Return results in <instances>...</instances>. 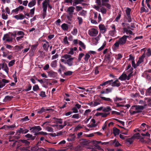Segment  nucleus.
<instances>
[{
  "instance_id": "f257e3e1",
  "label": "nucleus",
  "mask_w": 151,
  "mask_h": 151,
  "mask_svg": "<svg viewBox=\"0 0 151 151\" xmlns=\"http://www.w3.org/2000/svg\"><path fill=\"white\" fill-rule=\"evenodd\" d=\"M71 55L68 54H65L62 56V58H64L67 60H65L64 59H61L60 60L63 63L65 64H67L69 66H71L73 65V60L74 57H71Z\"/></svg>"
},
{
  "instance_id": "f03ea898",
  "label": "nucleus",
  "mask_w": 151,
  "mask_h": 151,
  "mask_svg": "<svg viewBox=\"0 0 151 151\" xmlns=\"http://www.w3.org/2000/svg\"><path fill=\"white\" fill-rule=\"evenodd\" d=\"M30 144V142L27 140L19 139L15 141L13 143L12 145L13 146H14L17 145V147L19 148L21 146L23 145L26 146L27 147H28Z\"/></svg>"
},
{
  "instance_id": "7ed1b4c3",
  "label": "nucleus",
  "mask_w": 151,
  "mask_h": 151,
  "mask_svg": "<svg viewBox=\"0 0 151 151\" xmlns=\"http://www.w3.org/2000/svg\"><path fill=\"white\" fill-rule=\"evenodd\" d=\"M126 38L123 36L118 41L116 42L114 44L113 46V50H114L118 49L119 45L122 46L124 45L126 43Z\"/></svg>"
},
{
  "instance_id": "20e7f679",
  "label": "nucleus",
  "mask_w": 151,
  "mask_h": 151,
  "mask_svg": "<svg viewBox=\"0 0 151 151\" xmlns=\"http://www.w3.org/2000/svg\"><path fill=\"white\" fill-rule=\"evenodd\" d=\"M29 131V130L26 129L25 127H23V128H20L19 130H17L15 134L19 136L21 134H26Z\"/></svg>"
},
{
  "instance_id": "39448f33",
  "label": "nucleus",
  "mask_w": 151,
  "mask_h": 151,
  "mask_svg": "<svg viewBox=\"0 0 151 151\" xmlns=\"http://www.w3.org/2000/svg\"><path fill=\"white\" fill-rule=\"evenodd\" d=\"M16 127L14 124H13L11 125H4L1 128V129H4L5 130H13Z\"/></svg>"
},
{
  "instance_id": "423d86ee",
  "label": "nucleus",
  "mask_w": 151,
  "mask_h": 151,
  "mask_svg": "<svg viewBox=\"0 0 151 151\" xmlns=\"http://www.w3.org/2000/svg\"><path fill=\"white\" fill-rule=\"evenodd\" d=\"M98 33V30L94 28H92L88 31V34L91 36H96Z\"/></svg>"
},
{
  "instance_id": "0eeeda50",
  "label": "nucleus",
  "mask_w": 151,
  "mask_h": 151,
  "mask_svg": "<svg viewBox=\"0 0 151 151\" xmlns=\"http://www.w3.org/2000/svg\"><path fill=\"white\" fill-rule=\"evenodd\" d=\"M38 45V44H35L32 46L29 52V53L31 56L33 55L34 52L36 49Z\"/></svg>"
},
{
  "instance_id": "6e6552de",
  "label": "nucleus",
  "mask_w": 151,
  "mask_h": 151,
  "mask_svg": "<svg viewBox=\"0 0 151 151\" xmlns=\"http://www.w3.org/2000/svg\"><path fill=\"white\" fill-rule=\"evenodd\" d=\"M53 110H54L52 109H45L44 107H42L39 110L37 111V113L38 114H41L46 111H53Z\"/></svg>"
},
{
  "instance_id": "1a4fd4ad",
  "label": "nucleus",
  "mask_w": 151,
  "mask_h": 151,
  "mask_svg": "<svg viewBox=\"0 0 151 151\" xmlns=\"http://www.w3.org/2000/svg\"><path fill=\"white\" fill-rule=\"evenodd\" d=\"M99 27L101 33L104 34L106 31L107 28L105 27L104 25L100 24L99 25Z\"/></svg>"
},
{
  "instance_id": "9d476101",
  "label": "nucleus",
  "mask_w": 151,
  "mask_h": 151,
  "mask_svg": "<svg viewBox=\"0 0 151 151\" xmlns=\"http://www.w3.org/2000/svg\"><path fill=\"white\" fill-rule=\"evenodd\" d=\"M24 137L27 138V140L33 141L35 138V136H33L32 135L29 134H27L24 136Z\"/></svg>"
},
{
  "instance_id": "9b49d317",
  "label": "nucleus",
  "mask_w": 151,
  "mask_h": 151,
  "mask_svg": "<svg viewBox=\"0 0 151 151\" xmlns=\"http://www.w3.org/2000/svg\"><path fill=\"white\" fill-rule=\"evenodd\" d=\"M14 18H15L17 20H22L25 18V17L22 14H19L14 16Z\"/></svg>"
},
{
  "instance_id": "f8f14e48",
  "label": "nucleus",
  "mask_w": 151,
  "mask_h": 151,
  "mask_svg": "<svg viewBox=\"0 0 151 151\" xmlns=\"http://www.w3.org/2000/svg\"><path fill=\"white\" fill-rule=\"evenodd\" d=\"M50 3L49 0H45L42 3V8L47 9V7Z\"/></svg>"
},
{
  "instance_id": "ddd939ff",
  "label": "nucleus",
  "mask_w": 151,
  "mask_h": 151,
  "mask_svg": "<svg viewBox=\"0 0 151 151\" xmlns=\"http://www.w3.org/2000/svg\"><path fill=\"white\" fill-rule=\"evenodd\" d=\"M48 76L51 77L55 78L57 76V73L54 72L52 70H50L48 72Z\"/></svg>"
},
{
  "instance_id": "4468645a",
  "label": "nucleus",
  "mask_w": 151,
  "mask_h": 151,
  "mask_svg": "<svg viewBox=\"0 0 151 151\" xmlns=\"http://www.w3.org/2000/svg\"><path fill=\"white\" fill-rule=\"evenodd\" d=\"M127 75L126 74L123 73L122 75L119 76L118 79L121 81H124L127 80Z\"/></svg>"
},
{
  "instance_id": "2eb2a0df",
  "label": "nucleus",
  "mask_w": 151,
  "mask_h": 151,
  "mask_svg": "<svg viewBox=\"0 0 151 151\" xmlns=\"http://www.w3.org/2000/svg\"><path fill=\"white\" fill-rule=\"evenodd\" d=\"M75 9V8L73 6H70L67 9V11L69 12V14H73Z\"/></svg>"
},
{
  "instance_id": "dca6fc26",
  "label": "nucleus",
  "mask_w": 151,
  "mask_h": 151,
  "mask_svg": "<svg viewBox=\"0 0 151 151\" xmlns=\"http://www.w3.org/2000/svg\"><path fill=\"white\" fill-rule=\"evenodd\" d=\"M116 29H114V30H111L109 32V35L112 37H114L116 35Z\"/></svg>"
},
{
  "instance_id": "f3484780",
  "label": "nucleus",
  "mask_w": 151,
  "mask_h": 151,
  "mask_svg": "<svg viewBox=\"0 0 151 151\" xmlns=\"http://www.w3.org/2000/svg\"><path fill=\"white\" fill-rule=\"evenodd\" d=\"M40 148H39L37 146H35L31 147L29 151H40L39 150Z\"/></svg>"
},
{
  "instance_id": "a211bd4d",
  "label": "nucleus",
  "mask_w": 151,
  "mask_h": 151,
  "mask_svg": "<svg viewBox=\"0 0 151 151\" xmlns=\"http://www.w3.org/2000/svg\"><path fill=\"white\" fill-rule=\"evenodd\" d=\"M39 150L40 151H56L54 149L52 148H47L46 149L41 147Z\"/></svg>"
},
{
  "instance_id": "6ab92c4d",
  "label": "nucleus",
  "mask_w": 151,
  "mask_h": 151,
  "mask_svg": "<svg viewBox=\"0 0 151 151\" xmlns=\"http://www.w3.org/2000/svg\"><path fill=\"white\" fill-rule=\"evenodd\" d=\"M120 130L116 127L113 128V132L115 136L116 135H118L119 134Z\"/></svg>"
},
{
  "instance_id": "aec40b11",
  "label": "nucleus",
  "mask_w": 151,
  "mask_h": 151,
  "mask_svg": "<svg viewBox=\"0 0 151 151\" xmlns=\"http://www.w3.org/2000/svg\"><path fill=\"white\" fill-rule=\"evenodd\" d=\"M114 144L115 147H118L120 145H121V144L119 143L116 141V139H114L113 141L111 142V143L110 144Z\"/></svg>"
},
{
  "instance_id": "412c9836",
  "label": "nucleus",
  "mask_w": 151,
  "mask_h": 151,
  "mask_svg": "<svg viewBox=\"0 0 151 151\" xmlns=\"http://www.w3.org/2000/svg\"><path fill=\"white\" fill-rule=\"evenodd\" d=\"M61 27L64 30L67 31L68 29V24L65 23L61 25Z\"/></svg>"
},
{
  "instance_id": "4be33fe9",
  "label": "nucleus",
  "mask_w": 151,
  "mask_h": 151,
  "mask_svg": "<svg viewBox=\"0 0 151 151\" xmlns=\"http://www.w3.org/2000/svg\"><path fill=\"white\" fill-rule=\"evenodd\" d=\"M13 98V96H6L3 100L4 102H6L8 101H10Z\"/></svg>"
},
{
  "instance_id": "5701e85b",
  "label": "nucleus",
  "mask_w": 151,
  "mask_h": 151,
  "mask_svg": "<svg viewBox=\"0 0 151 151\" xmlns=\"http://www.w3.org/2000/svg\"><path fill=\"white\" fill-rule=\"evenodd\" d=\"M99 97L100 98H101V99H103L104 101H109L110 102H112V100L111 99L109 98H106L102 96L101 95V94L99 95Z\"/></svg>"
},
{
  "instance_id": "b1692460",
  "label": "nucleus",
  "mask_w": 151,
  "mask_h": 151,
  "mask_svg": "<svg viewBox=\"0 0 151 151\" xmlns=\"http://www.w3.org/2000/svg\"><path fill=\"white\" fill-rule=\"evenodd\" d=\"M73 72L71 71H68L67 72H65L63 75H62V76L63 77H64V76H71Z\"/></svg>"
},
{
  "instance_id": "393cba45",
  "label": "nucleus",
  "mask_w": 151,
  "mask_h": 151,
  "mask_svg": "<svg viewBox=\"0 0 151 151\" xmlns=\"http://www.w3.org/2000/svg\"><path fill=\"white\" fill-rule=\"evenodd\" d=\"M36 4V1L35 0H33L31 1L28 4V6L29 7H31L34 5H35V4Z\"/></svg>"
},
{
  "instance_id": "a878e982",
  "label": "nucleus",
  "mask_w": 151,
  "mask_h": 151,
  "mask_svg": "<svg viewBox=\"0 0 151 151\" xmlns=\"http://www.w3.org/2000/svg\"><path fill=\"white\" fill-rule=\"evenodd\" d=\"M134 107L135 108L136 110H143L145 108V107L143 106L135 105Z\"/></svg>"
},
{
  "instance_id": "bb28decb",
  "label": "nucleus",
  "mask_w": 151,
  "mask_h": 151,
  "mask_svg": "<svg viewBox=\"0 0 151 151\" xmlns=\"http://www.w3.org/2000/svg\"><path fill=\"white\" fill-rule=\"evenodd\" d=\"M111 109L109 106H107L106 107H103V111L104 112H108L111 111Z\"/></svg>"
},
{
  "instance_id": "cd10ccee",
  "label": "nucleus",
  "mask_w": 151,
  "mask_h": 151,
  "mask_svg": "<svg viewBox=\"0 0 151 151\" xmlns=\"http://www.w3.org/2000/svg\"><path fill=\"white\" fill-rule=\"evenodd\" d=\"M121 83L120 82L117 83L114 82L112 83L111 86L112 87H119L120 86Z\"/></svg>"
},
{
  "instance_id": "c85d7f7f",
  "label": "nucleus",
  "mask_w": 151,
  "mask_h": 151,
  "mask_svg": "<svg viewBox=\"0 0 151 151\" xmlns=\"http://www.w3.org/2000/svg\"><path fill=\"white\" fill-rule=\"evenodd\" d=\"M93 144L94 145V146L96 147V149H98L99 150H101V147L100 146L98 145L99 144H96L95 142H94V140H93Z\"/></svg>"
},
{
  "instance_id": "c756f323",
  "label": "nucleus",
  "mask_w": 151,
  "mask_h": 151,
  "mask_svg": "<svg viewBox=\"0 0 151 151\" xmlns=\"http://www.w3.org/2000/svg\"><path fill=\"white\" fill-rule=\"evenodd\" d=\"M55 119L56 122L58 123H59L60 124H62L63 123L62 120L63 119H58L56 118H54Z\"/></svg>"
},
{
  "instance_id": "7c9ffc66",
  "label": "nucleus",
  "mask_w": 151,
  "mask_h": 151,
  "mask_svg": "<svg viewBox=\"0 0 151 151\" xmlns=\"http://www.w3.org/2000/svg\"><path fill=\"white\" fill-rule=\"evenodd\" d=\"M57 61L55 60L51 63L50 65L52 68H55L57 66Z\"/></svg>"
},
{
  "instance_id": "2f4dec72",
  "label": "nucleus",
  "mask_w": 151,
  "mask_h": 151,
  "mask_svg": "<svg viewBox=\"0 0 151 151\" xmlns=\"http://www.w3.org/2000/svg\"><path fill=\"white\" fill-rule=\"evenodd\" d=\"M47 9H43L42 12V16L43 19L45 18L47 15Z\"/></svg>"
},
{
  "instance_id": "473e14b6",
  "label": "nucleus",
  "mask_w": 151,
  "mask_h": 151,
  "mask_svg": "<svg viewBox=\"0 0 151 151\" xmlns=\"http://www.w3.org/2000/svg\"><path fill=\"white\" fill-rule=\"evenodd\" d=\"M111 83H109V82L108 81L103 82V83L100 84V86H104L106 85H111Z\"/></svg>"
},
{
  "instance_id": "72a5a7b5",
  "label": "nucleus",
  "mask_w": 151,
  "mask_h": 151,
  "mask_svg": "<svg viewBox=\"0 0 151 151\" xmlns=\"http://www.w3.org/2000/svg\"><path fill=\"white\" fill-rule=\"evenodd\" d=\"M101 12L103 14H106V13L107 10L104 7H102L100 9Z\"/></svg>"
},
{
  "instance_id": "f704fd0d",
  "label": "nucleus",
  "mask_w": 151,
  "mask_h": 151,
  "mask_svg": "<svg viewBox=\"0 0 151 151\" xmlns=\"http://www.w3.org/2000/svg\"><path fill=\"white\" fill-rule=\"evenodd\" d=\"M131 11V9L129 8H127L125 10L126 14L127 16H129L130 15V12Z\"/></svg>"
},
{
  "instance_id": "c9c22d12",
  "label": "nucleus",
  "mask_w": 151,
  "mask_h": 151,
  "mask_svg": "<svg viewBox=\"0 0 151 151\" xmlns=\"http://www.w3.org/2000/svg\"><path fill=\"white\" fill-rule=\"evenodd\" d=\"M36 127V126H35L32 127H30L29 128V130H31L32 132L34 133L37 131Z\"/></svg>"
},
{
  "instance_id": "e433bc0d",
  "label": "nucleus",
  "mask_w": 151,
  "mask_h": 151,
  "mask_svg": "<svg viewBox=\"0 0 151 151\" xmlns=\"http://www.w3.org/2000/svg\"><path fill=\"white\" fill-rule=\"evenodd\" d=\"M124 31L127 35L128 33L131 35H134V34L133 33V32L131 30H128L125 29H124Z\"/></svg>"
},
{
  "instance_id": "4c0bfd02",
  "label": "nucleus",
  "mask_w": 151,
  "mask_h": 151,
  "mask_svg": "<svg viewBox=\"0 0 151 151\" xmlns=\"http://www.w3.org/2000/svg\"><path fill=\"white\" fill-rule=\"evenodd\" d=\"M113 89V88H108L106 89V94H108L111 92Z\"/></svg>"
},
{
  "instance_id": "58836bf2",
  "label": "nucleus",
  "mask_w": 151,
  "mask_h": 151,
  "mask_svg": "<svg viewBox=\"0 0 151 151\" xmlns=\"http://www.w3.org/2000/svg\"><path fill=\"white\" fill-rule=\"evenodd\" d=\"M79 44L83 49H85L86 46L81 41L79 40Z\"/></svg>"
},
{
  "instance_id": "ea45409f",
  "label": "nucleus",
  "mask_w": 151,
  "mask_h": 151,
  "mask_svg": "<svg viewBox=\"0 0 151 151\" xmlns=\"http://www.w3.org/2000/svg\"><path fill=\"white\" fill-rule=\"evenodd\" d=\"M143 59L142 58L140 57L139 58V60L136 63V65L137 66H138L139 65V64L142 63L143 61Z\"/></svg>"
},
{
  "instance_id": "a19ab883",
  "label": "nucleus",
  "mask_w": 151,
  "mask_h": 151,
  "mask_svg": "<svg viewBox=\"0 0 151 151\" xmlns=\"http://www.w3.org/2000/svg\"><path fill=\"white\" fill-rule=\"evenodd\" d=\"M102 6H106L107 8L109 9H111V5L108 3H106L105 4H102Z\"/></svg>"
},
{
  "instance_id": "79ce46f5",
  "label": "nucleus",
  "mask_w": 151,
  "mask_h": 151,
  "mask_svg": "<svg viewBox=\"0 0 151 151\" xmlns=\"http://www.w3.org/2000/svg\"><path fill=\"white\" fill-rule=\"evenodd\" d=\"M77 19L78 20V24L79 25H81L82 24L83 22L82 18L81 17H77Z\"/></svg>"
},
{
  "instance_id": "37998d69",
  "label": "nucleus",
  "mask_w": 151,
  "mask_h": 151,
  "mask_svg": "<svg viewBox=\"0 0 151 151\" xmlns=\"http://www.w3.org/2000/svg\"><path fill=\"white\" fill-rule=\"evenodd\" d=\"M90 55L88 53H86L85 55L84 59L86 61H88L89 58H90Z\"/></svg>"
},
{
  "instance_id": "c03bdc74",
  "label": "nucleus",
  "mask_w": 151,
  "mask_h": 151,
  "mask_svg": "<svg viewBox=\"0 0 151 151\" xmlns=\"http://www.w3.org/2000/svg\"><path fill=\"white\" fill-rule=\"evenodd\" d=\"M121 16V12H119L118 13V15L116 17L115 19V21L116 22H118L119 20L120 19Z\"/></svg>"
},
{
  "instance_id": "a18cd8bd",
  "label": "nucleus",
  "mask_w": 151,
  "mask_h": 151,
  "mask_svg": "<svg viewBox=\"0 0 151 151\" xmlns=\"http://www.w3.org/2000/svg\"><path fill=\"white\" fill-rule=\"evenodd\" d=\"M35 11V7H34L33 9L30 10V12L29 13L30 14V17H32L34 14Z\"/></svg>"
},
{
  "instance_id": "49530a36",
  "label": "nucleus",
  "mask_w": 151,
  "mask_h": 151,
  "mask_svg": "<svg viewBox=\"0 0 151 151\" xmlns=\"http://www.w3.org/2000/svg\"><path fill=\"white\" fill-rule=\"evenodd\" d=\"M139 103L140 104H144V106L145 107L147 106V104H146V102L145 101H143L142 100H140L139 101Z\"/></svg>"
},
{
  "instance_id": "de8ad7c7",
  "label": "nucleus",
  "mask_w": 151,
  "mask_h": 151,
  "mask_svg": "<svg viewBox=\"0 0 151 151\" xmlns=\"http://www.w3.org/2000/svg\"><path fill=\"white\" fill-rule=\"evenodd\" d=\"M134 139L133 137L128 138L127 139V141L130 144H131L133 142V139Z\"/></svg>"
},
{
  "instance_id": "09e8293b",
  "label": "nucleus",
  "mask_w": 151,
  "mask_h": 151,
  "mask_svg": "<svg viewBox=\"0 0 151 151\" xmlns=\"http://www.w3.org/2000/svg\"><path fill=\"white\" fill-rule=\"evenodd\" d=\"M114 100L115 102H117L119 101H121L122 100V99L121 98H119L116 96V98H114L113 99Z\"/></svg>"
},
{
  "instance_id": "8fccbe9b",
  "label": "nucleus",
  "mask_w": 151,
  "mask_h": 151,
  "mask_svg": "<svg viewBox=\"0 0 151 151\" xmlns=\"http://www.w3.org/2000/svg\"><path fill=\"white\" fill-rule=\"evenodd\" d=\"M106 45V41H105L103 43L102 45L100 48L98 49V51H99L102 50L104 49V47H105Z\"/></svg>"
},
{
  "instance_id": "3c124183",
  "label": "nucleus",
  "mask_w": 151,
  "mask_h": 151,
  "mask_svg": "<svg viewBox=\"0 0 151 151\" xmlns=\"http://www.w3.org/2000/svg\"><path fill=\"white\" fill-rule=\"evenodd\" d=\"M32 86L30 84H29L28 86L26 87V88L24 90L26 91H28L31 89Z\"/></svg>"
},
{
  "instance_id": "603ef678",
  "label": "nucleus",
  "mask_w": 151,
  "mask_h": 151,
  "mask_svg": "<svg viewBox=\"0 0 151 151\" xmlns=\"http://www.w3.org/2000/svg\"><path fill=\"white\" fill-rule=\"evenodd\" d=\"M46 130H47L48 131L51 132H53V129L51 127H47L46 128Z\"/></svg>"
},
{
  "instance_id": "864d4df0",
  "label": "nucleus",
  "mask_w": 151,
  "mask_h": 151,
  "mask_svg": "<svg viewBox=\"0 0 151 151\" xmlns=\"http://www.w3.org/2000/svg\"><path fill=\"white\" fill-rule=\"evenodd\" d=\"M16 71H15L14 74L13 75V77L14 78V81L15 83H17V76L16 75Z\"/></svg>"
},
{
  "instance_id": "5fc2aeb1",
  "label": "nucleus",
  "mask_w": 151,
  "mask_h": 151,
  "mask_svg": "<svg viewBox=\"0 0 151 151\" xmlns=\"http://www.w3.org/2000/svg\"><path fill=\"white\" fill-rule=\"evenodd\" d=\"M77 29L76 28H74L73 31L71 32V33L74 35H76L77 33Z\"/></svg>"
},
{
  "instance_id": "6e6d98bb",
  "label": "nucleus",
  "mask_w": 151,
  "mask_h": 151,
  "mask_svg": "<svg viewBox=\"0 0 151 151\" xmlns=\"http://www.w3.org/2000/svg\"><path fill=\"white\" fill-rule=\"evenodd\" d=\"M39 89L38 85H35L33 86V90L34 91H36Z\"/></svg>"
},
{
  "instance_id": "4d7b16f0",
  "label": "nucleus",
  "mask_w": 151,
  "mask_h": 151,
  "mask_svg": "<svg viewBox=\"0 0 151 151\" xmlns=\"http://www.w3.org/2000/svg\"><path fill=\"white\" fill-rule=\"evenodd\" d=\"M15 60H14L11 61L9 63L8 65L9 66L11 67L14 64Z\"/></svg>"
},
{
  "instance_id": "13d9d810",
  "label": "nucleus",
  "mask_w": 151,
  "mask_h": 151,
  "mask_svg": "<svg viewBox=\"0 0 151 151\" xmlns=\"http://www.w3.org/2000/svg\"><path fill=\"white\" fill-rule=\"evenodd\" d=\"M8 16L6 14V15L5 14V13H3L1 15V17H2V18L3 19L6 20L8 18Z\"/></svg>"
},
{
  "instance_id": "bf43d9fd",
  "label": "nucleus",
  "mask_w": 151,
  "mask_h": 151,
  "mask_svg": "<svg viewBox=\"0 0 151 151\" xmlns=\"http://www.w3.org/2000/svg\"><path fill=\"white\" fill-rule=\"evenodd\" d=\"M113 120H116L118 122H119L120 124H121L123 126H124V122L120 120L114 118L113 119Z\"/></svg>"
},
{
  "instance_id": "052dcab7",
  "label": "nucleus",
  "mask_w": 151,
  "mask_h": 151,
  "mask_svg": "<svg viewBox=\"0 0 151 151\" xmlns=\"http://www.w3.org/2000/svg\"><path fill=\"white\" fill-rule=\"evenodd\" d=\"M40 95L42 98H44L46 96V95H45V92L43 91H41L40 92Z\"/></svg>"
},
{
  "instance_id": "680f3d73",
  "label": "nucleus",
  "mask_w": 151,
  "mask_h": 151,
  "mask_svg": "<svg viewBox=\"0 0 151 151\" xmlns=\"http://www.w3.org/2000/svg\"><path fill=\"white\" fill-rule=\"evenodd\" d=\"M63 42L65 44H69V42L68 41L67 37L66 36H65L64 38L63 39Z\"/></svg>"
},
{
  "instance_id": "e2e57ef3",
  "label": "nucleus",
  "mask_w": 151,
  "mask_h": 151,
  "mask_svg": "<svg viewBox=\"0 0 151 151\" xmlns=\"http://www.w3.org/2000/svg\"><path fill=\"white\" fill-rule=\"evenodd\" d=\"M126 19L127 20L128 22H130L132 21V18L131 15L127 16Z\"/></svg>"
},
{
  "instance_id": "0e129e2a",
  "label": "nucleus",
  "mask_w": 151,
  "mask_h": 151,
  "mask_svg": "<svg viewBox=\"0 0 151 151\" xmlns=\"http://www.w3.org/2000/svg\"><path fill=\"white\" fill-rule=\"evenodd\" d=\"M80 15L83 16H85L86 14V12L84 10L80 12Z\"/></svg>"
},
{
  "instance_id": "69168bd1",
  "label": "nucleus",
  "mask_w": 151,
  "mask_h": 151,
  "mask_svg": "<svg viewBox=\"0 0 151 151\" xmlns=\"http://www.w3.org/2000/svg\"><path fill=\"white\" fill-rule=\"evenodd\" d=\"M84 54L83 53H81L79 54L78 58V60L79 61H80L81 60V58L84 56Z\"/></svg>"
},
{
  "instance_id": "338daca9",
  "label": "nucleus",
  "mask_w": 151,
  "mask_h": 151,
  "mask_svg": "<svg viewBox=\"0 0 151 151\" xmlns=\"http://www.w3.org/2000/svg\"><path fill=\"white\" fill-rule=\"evenodd\" d=\"M99 67L96 66L95 68V75H97L99 74Z\"/></svg>"
},
{
  "instance_id": "774afa93",
  "label": "nucleus",
  "mask_w": 151,
  "mask_h": 151,
  "mask_svg": "<svg viewBox=\"0 0 151 151\" xmlns=\"http://www.w3.org/2000/svg\"><path fill=\"white\" fill-rule=\"evenodd\" d=\"M17 35H24V33L23 31H17Z\"/></svg>"
}]
</instances>
